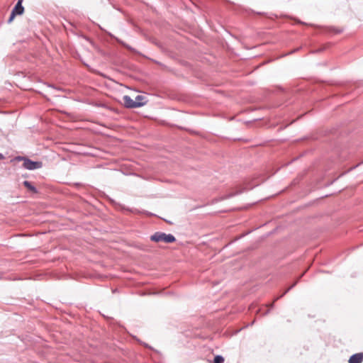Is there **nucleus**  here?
I'll use <instances>...</instances> for the list:
<instances>
[{"label": "nucleus", "instance_id": "nucleus-4", "mask_svg": "<svg viewBox=\"0 0 363 363\" xmlns=\"http://www.w3.org/2000/svg\"><path fill=\"white\" fill-rule=\"evenodd\" d=\"M363 361V353H357L352 355L349 363H362Z\"/></svg>", "mask_w": 363, "mask_h": 363}, {"label": "nucleus", "instance_id": "nucleus-1", "mask_svg": "<svg viewBox=\"0 0 363 363\" xmlns=\"http://www.w3.org/2000/svg\"><path fill=\"white\" fill-rule=\"evenodd\" d=\"M150 240L155 242H163L165 243H172L176 240L175 237L172 234H166L162 232H156L150 236Z\"/></svg>", "mask_w": 363, "mask_h": 363}, {"label": "nucleus", "instance_id": "nucleus-3", "mask_svg": "<svg viewBox=\"0 0 363 363\" xmlns=\"http://www.w3.org/2000/svg\"><path fill=\"white\" fill-rule=\"evenodd\" d=\"M123 101L124 102V105L126 108H135L141 107V104L137 103L135 104V100H133L130 96H124L123 97Z\"/></svg>", "mask_w": 363, "mask_h": 363}, {"label": "nucleus", "instance_id": "nucleus-6", "mask_svg": "<svg viewBox=\"0 0 363 363\" xmlns=\"http://www.w3.org/2000/svg\"><path fill=\"white\" fill-rule=\"evenodd\" d=\"M140 103L141 104V106L146 104L147 101L145 100V97L143 95H138L135 99V104Z\"/></svg>", "mask_w": 363, "mask_h": 363}, {"label": "nucleus", "instance_id": "nucleus-11", "mask_svg": "<svg viewBox=\"0 0 363 363\" xmlns=\"http://www.w3.org/2000/svg\"><path fill=\"white\" fill-rule=\"evenodd\" d=\"M4 158V155L1 153H0V160H3Z\"/></svg>", "mask_w": 363, "mask_h": 363}, {"label": "nucleus", "instance_id": "nucleus-9", "mask_svg": "<svg viewBox=\"0 0 363 363\" xmlns=\"http://www.w3.org/2000/svg\"><path fill=\"white\" fill-rule=\"evenodd\" d=\"M296 283H294L291 287H289V289H287L285 292L281 295L279 297H277L275 301H277V299H279L280 297L283 296L285 294H286L291 289H292L294 286H295Z\"/></svg>", "mask_w": 363, "mask_h": 363}, {"label": "nucleus", "instance_id": "nucleus-5", "mask_svg": "<svg viewBox=\"0 0 363 363\" xmlns=\"http://www.w3.org/2000/svg\"><path fill=\"white\" fill-rule=\"evenodd\" d=\"M24 11V8L22 6V0H19L13 9L12 12L16 15H21Z\"/></svg>", "mask_w": 363, "mask_h": 363}, {"label": "nucleus", "instance_id": "nucleus-2", "mask_svg": "<svg viewBox=\"0 0 363 363\" xmlns=\"http://www.w3.org/2000/svg\"><path fill=\"white\" fill-rule=\"evenodd\" d=\"M18 159L23 160V167L26 169L33 170L36 169H40L43 166V163L41 162H34L28 158L21 157H18Z\"/></svg>", "mask_w": 363, "mask_h": 363}, {"label": "nucleus", "instance_id": "nucleus-12", "mask_svg": "<svg viewBox=\"0 0 363 363\" xmlns=\"http://www.w3.org/2000/svg\"><path fill=\"white\" fill-rule=\"evenodd\" d=\"M273 305H274V303H272L270 305V306H271V307H273Z\"/></svg>", "mask_w": 363, "mask_h": 363}, {"label": "nucleus", "instance_id": "nucleus-8", "mask_svg": "<svg viewBox=\"0 0 363 363\" xmlns=\"http://www.w3.org/2000/svg\"><path fill=\"white\" fill-rule=\"evenodd\" d=\"M224 358L221 355H216L214 358V363H223Z\"/></svg>", "mask_w": 363, "mask_h": 363}, {"label": "nucleus", "instance_id": "nucleus-10", "mask_svg": "<svg viewBox=\"0 0 363 363\" xmlns=\"http://www.w3.org/2000/svg\"><path fill=\"white\" fill-rule=\"evenodd\" d=\"M16 16V15L11 11V13L10 15V17H9V20H8V22L11 23Z\"/></svg>", "mask_w": 363, "mask_h": 363}, {"label": "nucleus", "instance_id": "nucleus-7", "mask_svg": "<svg viewBox=\"0 0 363 363\" xmlns=\"http://www.w3.org/2000/svg\"><path fill=\"white\" fill-rule=\"evenodd\" d=\"M23 185L33 193H37V189L28 181H24Z\"/></svg>", "mask_w": 363, "mask_h": 363}]
</instances>
